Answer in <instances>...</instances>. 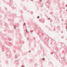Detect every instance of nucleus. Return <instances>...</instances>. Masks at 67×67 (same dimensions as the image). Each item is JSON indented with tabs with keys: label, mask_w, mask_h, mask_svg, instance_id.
Listing matches in <instances>:
<instances>
[{
	"label": "nucleus",
	"mask_w": 67,
	"mask_h": 67,
	"mask_svg": "<svg viewBox=\"0 0 67 67\" xmlns=\"http://www.w3.org/2000/svg\"><path fill=\"white\" fill-rule=\"evenodd\" d=\"M44 59H44V58H43L42 59V60H44Z\"/></svg>",
	"instance_id": "nucleus-1"
},
{
	"label": "nucleus",
	"mask_w": 67,
	"mask_h": 67,
	"mask_svg": "<svg viewBox=\"0 0 67 67\" xmlns=\"http://www.w3.org/2000/svg\"><path fill=\"white\" fill-rule=\"evenodd\" d=\"M40 18V17L39 16H38L37 17V19H38V18Z\"/></svg>",
	"instance_id": "nucleus-2"
},
{
	"label": "nucleus",
	"mask_w": 67,
	"mask_h": 67,
	"mask_svg": "<svg viewBox=\"0 0 67 67\" xmlns=\"http://www.w3.org/2000/svg\"><path fill=\"white\" fill-rule=\"evenodd\" d=\"M50 19V18H49L48 19V20H49Z\"/></svg>",
	"instance_id": "nucleus-3"
},
{
	"label": "nucleus",
	"mask_w": 67,
	"mask_h": 67,
	"mask_svg": "<svg viewBox=\"0 0 67 67\" xmlns=\"http://www.w3.org/2000/svg\"><path fill=\"white\" fill-rule=\"evenodd\" d=\"M24 25H25V23H24Z\"/></svg>",
	"instance_id": "nucleus-4"
},
{
	"label": "nucleus",
	"mask_w": 67,
	"mask_h": 67,
	"mask_svg": "<svg viewBox=\"0 0 67 67\" xmlns=\"http://www.w3.org/2000/svg\"><path fill=\"white\" fill-rule=\"evenodd\" d=\"M66 7H67V5H66Z\"/></svg>",
	"instance_id": "nucleus-5"
},
{
	"label": "nucleus",
	"mask_w": 67,
	"mask_h": 67,
	"mask_svg": "<svg viewBox=\"0 0 67 67\" xmlns=\"http://www.w3.org/2000/svg\"><path fill=\"white\" fill-rule=\"evenodd\" d=\"M66 11H67V10H66Z\"/></svg>",
	"instance_id": "nucleus-6"
},
{
	"label": "nucleus",
	"mask_w": 67,
	"mask_h": 67,
	"mask_svg": "<svg viewBox=\"0 0 67 67\" xmlns=\"http://www.w3.org/2000/svg\"><path fill=\"white\" fill-rule=\"evenodd\" d=\"M21 67H22V66H21Z\"/></svg>",
	"instance_id": "nucleus-7"
}]
</instances>
